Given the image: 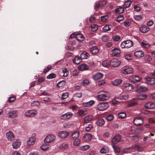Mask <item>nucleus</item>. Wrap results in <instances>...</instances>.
Here are the masks:
<instances>
[{
	"mask_svg": "<svg viewBox=\"0 0 155 155\" xmlns=\"http://www.w3.org/2000/svg\"><path fill=\"white\" fill-rule=\"evenodd\" d=\"M147 90V88L144 86H137V87L136 91L140 93L146 91Z\"/></svg>",
	"mask_w": 155,
	"mask_h": 155,
	"instance_id": "obj_16",
	"label": "nucleus"
},
{
	"mask_svg": "<svg viewBox=\"0 0 155 155\" xmlns=\"http://www.w3.org/2000/svg\"><path fill=\"white\" fill-rule=\"evenodd\" d=\"M89 56V54L85 52H83L81 54V59H87Z\"/></svg>",
	"mask_w": 155,
	"mask_h": 155,
	"instance_id": "obj_38",
	"label": "nucleus"
},
{
	"mask_svg": "<svg viewBox=\"0 0 155 155\" xmlns=\"http://www.w3.org/2000/svg\"><path fill=\"white\" fill-rule=\"evenodd\" d=\"M133 147H130L124 149L122 150V152L124 153H128L130 152L133 149Z\"/></svg>",
	"mask_w": 155,
	"mask_h": 155,
	"instance_id": "obj_42",
	"label": "nucleus"
},
{
	"mask_svg": "<svg viewBox=\"0 0 155 155\" xmlns=\"http://www.w3.org/2000/svg\"><path fill=\"white\" fill-rule=\"evenodd\" d=\"M73 114L70 112H68L65 114L60 116V118L62 120H66L71 118L73 116Z\"/></svg>",
	"mask_w": 155,
	"mask_h": 155,
	"instance_id": "obj_12",
	"label": "nucleus"
},
{
	"mask_svg": "<svg viewBox=\"0 0 155 155\" xmlns=\"http://www.w3.org/2000/svg\"><path fill=\"white\" fill-rule=\"evenodd\" d=\"M55 139V136L54 135H48L45 139V142L49 143L53 141Z\"/></svg>",
	"mask_w": 155,
	"mask_h": 155,
	"instance_id": "obj_14",
	"label": "nucleus"
},
{
	"mask_svg": "<svg viewBox=\"0 0 155 155\" xmlns=\"http://www.w3.org/2000/svg\"><path fill=\"white\" fill-rule=\"evenodd\" d=\"M91 30L93 31H97L98 29V26L94 24L92 25L91 26Z\"/></svg>",
	"mask_w": 155,
	"mask_h": 155,
	"instance_id": "obj_51",
	"label": "nucleus"
},
{
	"mask_svg": "<svg viewBox=\"0 0 155 155\" xmlns=\"http://www.w3.org/2000/svg\"><path fill=\"white\" fill-rule=\"evenodd\" d=\"M131 3V2L130 1L127 0L124 2V7L125 8H128L130 6Z\"/></svg>",
	"mask_w": 155,
	"mask_h": 155,
	"instance_id": "obj_44",
	"label": "nucleus"
},
{
	"mask_svg": "<svg viewBox=\"0 0 155 155\" xmlns=\"http://www.w3.org/2000/svg\"><path fill=\"white\" fill-rule=\"evenodd\" d=\"M134 18L136 20L139 21L142 19V17L141 15H137L134 16Z\"/></svg>",
	"mask_w": 155,
	"mask_h": 155,
	"instance_id": "obj_61",
	"label": "nucleus"
},
{
	"mask_svg": "<svg viewBox=\"0 0 155 155\" xmlns=\"http://www.w3.org/2000/svg\"><path fill=\"white\" fill-rule=\"evenodd\" d=\"M65 85V82L64 81H62L58 83L57 86L59 88H62Z\"/></svg>",
	"mask_w": 155,
	"mask_h": 155,
	"instance_id": "obj_34",
	"label": "nucleus"
},
{
	"mask_svg": "<svg viewBox=\"0 0 155 155\" xmlns=\"http://www.w3.org/2000/svg\"><path fill=\"white\" fill-rule=\"evenodd\" d=\"M81 61V59L78 56H76L73 60V62L76 64H79Z\"/></svg>",
	"mask_w": 155,
	"mask_h": 155,
	"instance_id": "obj_39",
	"label": "nucleus"
},
{
	"mask_svg": "<svg viewBox=\"0 0 155 155\" xmlns=\"http://www.w3.org/2000/svg\"><path fill=\"white\" fill-rule=\"evenodd\" d=\"M75 38L78 41L82 42L84 40V37L82 34L76 33L75 35Z\"/></svg>",
	"mask_w": 155,
	"mask_h": 155,
	"instance_id": "obj_24",
	"label": "nucleus"
},
{
	"mask_svg": "<svg viewBox=\"0 0 155 155\" xmlns=\"http://www.w3.org/2000/svg\"><path fill=\"white\" fill-rule=\"evenodd\" d=\"M133 44V42L130 40H127L121 43L120 46L122 48H129L131 47Z\"/></svg>",
	"mask_w": 155,
	"mask_h": 155,
	"instance_id": "obj_2",
	"label": "nucleus"
},
{
	"mask_svg": "<svg viewBox=\"0 0 155 155\" xmlns=\"http://www.w3.org/2000/svg\"><path fill=\"white\" fill-rule=\"evenodd\" d=\"M103 30L104 32H107L110 30V28L109 27V26L108 25H105L103 28Z\"/></svg>",
	"mask_w": 155,
	"mask_h": 155,
	"instance_id": "obj_56",
	"label": "nucleus"
},
{
	"mask_svg": "<svg viewBox=\"0 0 155 155\" xmlns=\"http://www.w3.org/2000/svg\"><path fill=\"white\" fill-rule=\"evenodd\" d=\"M68 96V92L64 93L62 95L61 99L62 100H64Z\"/></svg>",
	"mask_w": 155,
	"mask_h": 155,
	"instance_id": "obj_62",
	"label": "nucleus"
},
{
	"mask_svg": "<svg viewBox=\"0 0 155 155\" xmlns=\"http://www.w3.org/2000/svg\"><path fill=\"white\" fill-rule=\"evenodd\" d=\"M56 77V75L54 73H51L48 75L47 76V78L48 79H51L53 78H55Z\"/></svg>",
	"mask_w": 155,
	"mask_h": 155,
	"instance_id": "obj_57",
	"label": "nucleus"
},
{
	"mask_svg": "<svg viewBox=\"0 0 155 155\" xmlns=\"http://www.w3.org/2000/svg\"><path fill=\"white\" fill-rule=\"evenodd\" d=\"M35 138L34 137H30L27 141V143L28 146L33 145L35 142Z\"/></svg>",
	"mask_w": 155,
	"mask_h": 155,
	"instance_id": "obj_27",
	"label": "nucleus"
},
{
	"mask_svg": "<svg viewBox=\"0 0 155 155\" xmlns=\"http://www.w3.org/2000/svg\"><path fill=\"white\" fill-rule=\"evenodd\" d=\"M110 97L109 93L106 92H103L102 93L97 96L98 100L101 101H104L109 99Z\"/></svg>",
	"mask_w": 155,
	"mask_h": 155,
	"instance_id": "obj_1",
	"label": "nucleus"
},
{
	"mask_svg": "<svg viewBox=\"0 0 155 155\" xmlns=\"http://www.w3.org/2000/svg\"><path fill=\"white\" fill-rule=\"evenodd\" d=\"M91 53L93 54H96L99 52V50L97 46H93L90 49Z\"/></svg>",
	"mask_w": 155,
	"mask_h": 155,
	"instance_id": "obj_29",
	"label": "nucleus"
},
{
	"mask_svg": "<svg viewBox=\"0 0 155 155\" xmlns=\"http://www.w3.org/2000/svg\"><path fill=\"white\" fill-rule=\"evenodd\" d=\"M6 138L10 141H12L15 139V136L13 133L11 131H9L6 133Z\"/></svg>",
	"mask_w": 155,
	"mask_h": 155,
	"instance_id": "obj_10",
	"label": "nucleus"
},
{
	"mask_svg": "<svg viewBox=\"0 0 155 155\" xmlns=\"http://www.w3.org/2000/svg\"><path fill=\"white\" fill-rule=\"evenodd\" d=\"M145 107L147 109H153L155 108V102H149L145 105Z\"/></svg>",
	"mask_w": 155,
	"mask_h": 155,
	"instance_id": "obj_13",
	"label": "nucleus"
},
{
	"mask_svg": "<svg viewBox=\"0 0 155 155\" xmlns=\"http://www.w3.org/2000/svg\"><path fill=\"white\" fill-rule=\"evenodd\" d=\"M93 128V125L92 124H89L85 127V130L89 132Z\"/></svg>",
	"mask_w": 155,
	"mask_h": 155,
	"instance_id": "obj_49",
	"label": "nucleus"
},
{
	"mask_svg": "<svg viewBox=\"0 0 155 155\" xmlns=\"http://www.w3.org/2000/svg\"><path fill=\"white\" fill-rule=\"evenodd\" d=\"M126 114L124 112H121L118 114V117L119 118H123L126 117Z\"/></svg>",
	"mask_w": 155,
	"mask_h": 155,
	"instance_id": "obj_54",
	"label": "nucleus"
},
{
	"mask_svg": "<svg viewBox=\"0 0 155 155\" xmlns=\"http://www.w3.org/2000/svg\"><path fill=\"white\" fill-rule=\"evenodd\" d=\"M94 117L92 115H87L85 117L84 119V123L86 124L90 123L94 120Z\"/></svg>",
	"mask_w": 155,
	"mask_h": 155,
	"instance_id": "obj_7",
	"label": "nucleus"
},
{
	"mask_svg": "<svg viewBox=\"0 0 155 155\" xmlns=\"http://www.w3.org/2000/svg\"><path fill=\"white\" fill-rule=\"evenodd\" d=\"M147 97L146 94H140L137 96V98L139 100H143L146 99Z\"/></svg>",
	"mask_w": 155,
	"mask_h": 155,
	"instance_id": "obj_41",
	"label": "nucleus"
},
{
	"mask_svg": "<svg viewBox=\"0 0 155 155\" xmlns=\"http://www.w3.org/2000/svg\"><path fill=\"white\" fill-rule=\"evenodd\" d=\"M31 106H36L38 107L40 106V103L38 101H33L31 104Z\"/></svg>",
	"mask_w": 155,
	"mask_h": 155,
	"instance_id": "obj_50",
	"label": "nucleus"
},
{
	"mask_svg": "<svg viewBox=\"0 0 155 155\" xmlns=\"http://www.w3.org/2000/svg\"><path fill=\"white\" fill-rule=\"evenodd\" d=\"M112 55L115 56H117L120 54V51L118 48H114L112 50Z\"/></svg>",
	"mask_w": 155,
	"mask_h": 155,
	"instance_id": "obj_25",
	"label": "nucleus"
},
{
	"mask_svg": "<svg viewBox=\"0 0 155 155\" xmlns=\"http://www.w3.org/2000/svg\"><path fill=\"white\" fill-rule=\"evenodd\" d=\"M123 89L126 91H130L133 89L132 85L129 83H126L122 86Z\"/></svg>",
	"mask_w": 155,
	"mask_h": 155,
	"instance_id": "obj_8",
	"label": "nucleus"
},
{
	"mask_svg": "<svg viewBox=\"0 0 155 155\" xmlns=\"http://www.w3.org/2000/svg\"><path fill=\"white\" fill-rule=\"evenodd\" d=\"M109 107L107 102H101L98 104L97 106V109L100 111H103L107 109Z\"/></svg>",
	"mask_w": 155,
	"mask_h": 155,
	"instance_id": "obj_3",
	"label": "nucleus"
},
{
	"mask_svg": "<svg viewBox=\"0 0 155 155\" xmlns=\"http://www.w3.org/2000/svg\"><path fill=\"white\" fill-rule=\"evenodd\" d=\"M68 147V145L67 144L62 143L59 146V149L61 150H65L67 149Z\"/></svg>",
	"mask_w": 155,
	"mask_h": 155,
	"instance_id": "obj_40",
	"label": "nucleus"
},
{
	"mask_svg": "<svg viewBox=\"0 0 155 155\" xmlns=\"http://www.w3.org/2000/svg\"><path fill=\"white\" fill-rule=\"evenodd\" d=\"M79 134L80 133L78 131H76L74 132L71 136V140H74L78 139L79 136Z\"/></svg>",
	"mask_w": 155,
	"mask_h": 155,
	"instance_id": "obj_22",
	"label": "nucleus"
},
{
	"mask_svg": "<svg viewBox=\"0 0 155 155\" xmlns=\"http://www.w3.org/2000/svg\"><path fill=\"white\" fill-rule=\"evenodd\" d=\"M124 17L122 15H120L117 17V21L118 22H120V21L124 20Z\"/></svg>",
	"mask_w": 155,
	"mask_h": 155,
	"instance_id": "obj_63",
	"label": "nucleus"
},
{
	"mask_svg": "<svg viewBox=\"0 0 155 155\" xmlns=\"http://www.w3.org/2000/svg\"><path fill=\"white\" fill-rule=\"evenodd\" d=\"M134 149L138 152H141L143 151V148L142 147L138 145H135L134 146Z\"/></svg>",
	"mask_w": 155,
	"mask_h": 155,
	"instance_id": "obj_46",
	"label": "nucleus"
},
{
	"mask_svg": "<svg viewBox=\"0 0 155 155\" xmlns=\"http://www.w3.org/2000/svg\"><path fill=\"white\" fill-rule=\"evenodd\" d=\"M114 118V116L112 114H110L106 117L107 120L109 121H111L113 120Z\"/></svg>",
	"mask_w": 155,
	"mask_h": 155,
	"instance_id": "obj_60",
	"label": "nucleus"
},
{
	"mask_svg": "<svg viewBox=\"0 0 155 155\" xmlns=\"http://www.w3.org/2000/svg\"><path fill=\"white\" fill-rule=\"evenodd\" d=\"M111 63L112 66L115 67L119 65L120 62L117 59L114 58L111 60Z\"/></svg>",
	"mask_w": 155,
	"mask_h": 155,
	"instance_id": "obj_19",
	"label": "nucleus"
},
{
	"mask_svg": "<svg viewBox=\"0 0 155 155\" xmlns=\"http://www.w3.org/2000/svg\"><path fill=\"white\" fill-rule=\"evenodd\" d=\"M78 113L79 116H82L87 114V111L84 110H78Z\"/></svg>",
	"mask_w": 155,
	"mask_h": 155,
	"instance_id": "obj_43",
	"label": "nucleus"
},
{
	"mask_svg": "<svg viewBox=\"0 0 155 155\" xmlns=\"http://www.w3.org/2000/svg\"><path fill=\"white\" fill-rule=\"evenodd\" d=\"M122 72L125 74H132L133 73V70L131 68L123 67L121 69Z\"/></svg>",
	"mask_w": 155,
	"mask_h": 155,
	"instance_id": "obj_6",
	"label": "nucleus"
},
{
	"mask_svg": "<svg viewBox=\"0 0 155 155\" xmlns=\"http://www.w3.org/2000/svg\"><path fill=\"white\" fill-rule=\"evenodd\" d=\"M37 113V111L35 110H29L25 112V116L27 117H33Z\"/></svg>",
	"mask_w": 155,
	"mask_h": 155,
	"instance_id": "obj_4",
	"label": "nucleus"
},
{
	"mask_svg": "<svg viewBox=\"0 0 155 155\" xmlns=\"http://www.w3.org/2000/svg\"><path fill=\"white\" fill-rule=\"evenodd\" d=\"M140 30L143 33H146L150 30V28L146 26L142 25L140 28Z\"/></svg>",
	"mask_w": 155,
	"mask_h": 155,
	"instance_id": "obj_23",
	"label": "nucleus"
},
{
	"mask_svg": "<svg viewBox=\"0 0 155 155\" xmlns=\"http://www.w3.org/2000/svg\"><path fill=\"white\" fill-rule=\"evenodd\" d=\"M124 9L122 7H119L115 10V12L116 13L120 14L123 13L124 12Z\"/></svg>",
	"mask_w": 155,
	"mask_h": 155,
	"instance_id": "obj_35",
	"label": "nucleus"
},
{
	"mask_svg": "<svg viewBox=\"0 0 155 155\" xmlns=\"http://www.w3.org/2000/svg\"><path fill=\"white\" fill-rule=\"evenodd\" d=\"M109 149L107 146H104L100 150V152L101 153L104 154L108 153Z\"/></svg>",
	"mask_w": 155,
	"mask_h": 155,
	"instance_id": "obj_32",
	"label": "nucleus"
},
{
	"mask_svg": "<svg viewBox=\"0 0 155 155\" xmlns=\"http://www.w3.org/2000/svg\"><path fill=\"white\" fill-rule=\"evenodd\" d=\"M143 122V119L142 117H136L133 120V123L135 125L138 126L141 125Z\"/></svg>",
	"mask_w": 155,
	"mask_h": 155,
	"instance_id": "obj_5",
	"label": "nucleus"
},
{
	"mask_svg": "<svg viewBox=\"0 0 155 155\" xmlns=\"http://www.w3.org/2000/svg\"><path fill=\"white\" fill-rule=\"evenodd\" d=\"M103 75L100 73H97L93 76V78L95 80H97L103 77Z\"/></svg>",
	"mask_w": 155,
	"mask_h": 155,
	"instance_id": "obj_26",
	"label": "nucleus"
},
{
	"mask_svg": "<svg viewBox=\"0 0 155 155\" xmlns=\"http://www.w3.org/2000/svg\"><path fill=\"white\" fill-rule=\"evenodd\" d=\"M134 54L137 58H140L144 56V53L142 51H136L134 53Z\"/></svg>",
	"mask_w": 155,
	"mask_h": 155,
	"instance_id": "obj_15",
	"label": "nucleus"
},
{
	"mask_svg": "<svg viewBox=\"0 0 155 155\" xmlns=\"http://www.w3.org/2000/svg\"><path fill=\"white\" fill-rule=\"evenodd\" d=\"M69 135L68 132L65 131H62L59 132L58 136L61 138L65 139L67 138Z\"/></svg>",
	"mask_w": 155,
	"mask_h": 155,
	"instance_id": "obj_11",
	"label": "nucleus"
},
{
	"mask_svg": "<svg viewBox=\"0 0 155 155\" xmlns=\"http://www.w3.org/2000/svg\"><path fill=\"white\" fill-rule=\"evenodd\" d=\"M102 64L104 67H108L110 66V63L109 61L105 60L102 62Z\"/></svg>",
	"mask_w": 155,
	"mask_h": 155,
	"instance_id": "obj_45",
	"label": "nucleus"
},
{
	"mask_svg": "<svg viewBox=\"0 0 155 155\" xmlns=\"http://www.w3.org/2000/svg\"><path fill=\"white\" fill-rule=\"evenodd\" d=\"M78 69L81 71L88 70L89 69L88 67L86 64H82L78 67Z\"/></svg>",
	"mask_w": 155,
	"mask_h": 155,
	"instance_id": "obj_30",
	"label": "nucleus"
},
{
	"mask_svg": "<svg viewBox=\"0 0 155 155\" xmlns=\"http://www.w3.org/2000/svg\"><path fill=\"white\" fill-rule=\"evenodd\" d=\"M96 123L98 126H102L104 124L105 121L103 118H100L96 121Z\"/></svg>",
	"mask_w": 155,
	"mask_h": 155,
	"instance_id": "obj_28",
	"label": "nucleus"
},
{
	"mask_svg": "<svg viewBox=\"0 0 155 155\" xmlns=\"http://www.w3.org/2000/svg\"><path fill=\"white\" fill-rule=\"evenodd\" d=\"M151 57L150 55H146L144 57L145 61L147 62H150L152 60Z\"/></svg>",
	"mask_w": 155,
	"mask_h": 155,
	"instance_id": "obj_52",
	"label": "nucleus"
},
{
	"mask_svg": "<svg viewBox=\"0 0 155 155\" xmlns=\"http://www.w3.org/2000/svg\"><path fill=\"white\" fill-rule=\"evenodd\" d=\"M49 146L48 145L46 144H43L41 147V149L44 150H48L49 148Z\"/></svg>",
	"mask_w": 155,
	"mask_h": 155,
	"instance_id": "obj_48",
	"label": "nucleus"
},
{
	"mask_svg": "<svg viewBox=\"0 0 155 155\" xmlns=\"http://www.w3.org/2000/svg\"><path fill=\"white\" fill-rule=\"evenodd\" d=\"M92 138V135L89 133L85 134L83 136V140L86 142H89L91 140Z\"/></svg>",
	"mask_w": 155,
	"mask_h": 155,
	"instance_id": "obj_18",
	"label": "nucleus"
},
{
	"mask_svg": "<svg viewBox=\"0 0 155 155\" xmlns=\"http://www.w3.org/2000/svg\"><path fill=\"white\" fill-rule=\"evenodd\" d=\"M122 82L121 79H117L112 82V84L116 86L120 84Z\"/></svg>",
	"mask_w": 155,
	"mask_h": 155,
	"instance_id": "obj_37",
	"label": "nucleus"
},
{
	"mask_svg": "<svg viewBox=\"0 0 155 155\" xmlns=\"http://www.w3.org/2000/svg\"><path fill=\"white\" fill-rule=\"evenodd\" d=\"M121 136L119 134L115 135L112 139L111 142L113 144H116L119 142L121 139Z\"/></svg>",
	"mask_w": 155,
	"mask_h": 155,
	"instance_id": "obj_9",
	"label": "nucleus"
},
{
	"mask_svg": "<svg viewBox=\"0 0 155 155\" xmlns=\"http://www.w3.org/2000/svg\"><path fill=\"white\" fill-rule=\"evenodd\" d=\"M146 80V83L148 84L152 85L155 84V78H153L148 77Z\"/></svg>",
	"mask_w": 155,
	"mask_h": 155,
	"instance_id": "obj_17",
	"label": "nucleus"
},
{
	"mask_svg": "<svg viewBox=\"0 0 155 155\" xmlns=\"http://www.w3.org/2000/svg\"><path fill=\"white\" fill-rule=\"evenodd\" d=\"M112 147L115 153H118L120 151V149L117 146L115 145H113Z\"/></svg>",
	"mask_w": 155,
	"mask_h": 155,
	"instance_id": "obj_47",
	"label": "nucleus"
},
{
	"mask_svg": "<svg viewBox=\"0 0 155 155\" xmlns=\"http://www.w3.org/2000/svg\"><path fill=\"white\" fill-rule=\"evenodd\" d=\"M18 115V112L16 110H12L8 113V117L10 118H14L16 117Z\"/></svg>",
	"mask_w": 155,
	"mask_h": 155,
	"instance_id": "obj_21",
	"label": "nucleus"
},
{
	"mask_svg": "<svg viewBox=\"0 0 155 155\" xmlns=\"http://www.w3.org/2000/svg\"><path fill=\"white\" fill-rule=\"evenodd\" d=\"M130 79L132 82L134 83H136L140 81L141 80V78L137 76H133L130 77Z\"/></svg>",
	"mask_w": 155,
	"mask_h": 155,
	"instance_id": "obj_20",
	"label": "nucleus"
},
{
	"mask_svg": "<svg viewBox=\"0 0 155 155\" xmlns=\"http://www.w3.org/2000/svg\"><path fill=\"white\" fill-rule=\"evenodd\" d=\"M94 103V101L93 100H91L89 102L84 103L82 104L85 107H89Z\"/></svg>",
	"mask_w": 155,
	"mask_h": 155,
	"instance_id": "obj_31",
	"label": "nucleus"
},
{
	"mask_svg": "<svg viewBox=\"0 0 155 155\" xmlns=\"http://www.w3.org/2000/svg\"><path fill=\"white\" fill-rule=\"evenodd\" d=\"M108 18V16L107 15L102 16L101 17V19L103 22H105Z\"/></svg>",
	"mask_w": 155,
	"mask_h": 155,
	"instance_id": "obj_59",
	"label": "nucleus"
},
{
	"mask_svg": "<svg viewBox=\"0 0 155 155\" xmlns=\"http://www.w3.org/2000/svg\"><path fill=\"white\" fill-rule=\"evenodd\" d=\"M89 148V146L88 145H85L81 147L80 150L85 151L88 149Z\"/></svg>",
	"mask_w": 155,
	"mask_h": 155,
	"instance_id": "obj_53",
	"label": "nucleus"
},
{
	"mask_svg": "<svg viewBox=\"0 0 155 155\" xmlns=\"http://www.w3.org/2000/svg\"><path fill=\"white\" fill-rule=\"evenodd\" d=\"M125 58L127 60H130L132 59V55L130 54H126L125 56Z\"/></svg>",
	"mask_w": 155,
	"mask_h": 155,
	"instance_id": "obj_64",
	"label": "nucleus"
},
{
	"mask_svg": "<svg viewBox=\"0 0 155 155\" xmlns=\"http://www.w3.org/2000/svg\"><path fill=\"white\" fill-rule=\"evenodd\" d=\"M129 96L127 94H125L121 96L120 97V98L121 100H126L128 99Z\"/></svg>",
	"mask_w": 155,
	"mask_h": 155,
	"instance_id": "obj_55",
	"label": "nucleus"
},
{
	"mask_svg": "<svg viewBox=\"0 0 155 155\" xmlns=\"http://www.w3.org/2000/svg\"><path fill=\"white\" fill-rule=\"evenodd\" d=\"M141 45L143 47L146 48H148L150 47V45L145 41H143L141 42Z\"/></svg>",
	"mask_w": 155,
	"mask_h": 155,
	"instance_id": "obj_36",
	"label": "nucleus"
},
{
	"mask_svg": "<svg viewBox=\"0 0 155 155\" xmlns=\"http://www.w3.org/2000/svg\"><path fill=\"white\" fill-rule=\"evenodd\" d=\"M21 144V143L20 142L15 141L13 143L12 145L13 148L17 149L20 147Z\"/></svg>",
	"mask_w": 155,
	"mask_h": 155,
	"instance_id": "obj_33",
	"label": "nucleus"
},
{
	"mask_svg": "<svg viewBox=\"0 0 155 155\" xmlns=\"http://www.w3.org/2000/svg\"><path fill=\"white\" fill-rule=\"evenodd\" d=\"M74 140V145L78 146L80 144V140L79 139H78Z\"/></svg>",
	"mask_w": 155,
	"mask_h": 155,
	"instance_id": "obj_58",
	"label": "nucleus"
}]
</instances>
